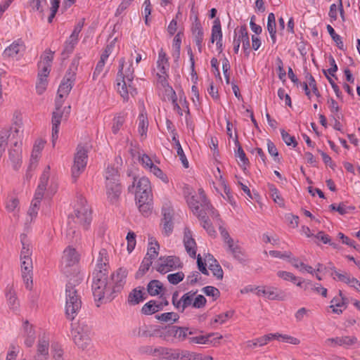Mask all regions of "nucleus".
Listing matches in <instances>:
<instances>
[{
	"mask_svg": "<svg viewBox=\"0 0 360 360\" xmlns=\"http://www.w3.org/2000/svg\"><path fill=\"white\" fill-rule=\"evenodd\" d=\"M11 133H13V136H16L19 133V129L15 127H11L10 130L7 129H2L0 131V152L4 153L5 150L6 146L7 145V141L11 136Z\"/></svg>",
	"mask_w": 360,
	"mask_h": 360,
	"instance_id": "obj_26",
	"label": "nucleus"
},
{
	"mask_svg": "<svg viewBox=\"0 0 360 360\" xmlns=\"http://www.w3.org/2000/svg\"><path fill=\"white\" fill-rule=\"evenodd\" d=\"M21 143H18L15 141L13 144V148L9 150V159L13 162V166L15 169H18L21 163Z\"/></svg>",
	"mask_w": 360,
	"mask_h": 360,
	"instance_id": "obj_22",
	"label": "nucleus"
},
{
	"mask_svg": "<svg viewBox=\"0 0 360 360\" xmlns=\"http://www.w3.org/2000/svg\"><path fill=\"white\" fill-rule=\"evenodd\" d=\"M275 336L277 335L269 333L253 340L247 341L246 347L249 349H254L257 346L262 347L266 345L270 340L274 339Z\"/></svg>",
	"mask_w": 360,
	"mask_h": 360,
	"instance_id": "obj_27",
	"label": "nucleus"
},
{
	"mask_svg": "<svg viewBox=\"0 0 360 360\" xmlns=\"http://www.w3.org/2000/svg\"><path fill=\"white\" fill-rule=\"evenodd\" d=\"M109 182L105 184L106 194L108 201L111 204H116L120 198L122 188L120 183L114 184L113 182Z\"/></svg>",
	"mask_w": 360,
	"mask_h": 360,
	"instance_id": "obj_19",
	"label": "nucleus"
},
{
	"mask_svg": "<svg viewBox=\"0 0 360 360\" xmlns=\"http://www.w3.org/2000/svg\"><path fill=\"white\" fill-rule=\"evenodd\" d=\"M160 310H161V305H158V302L155 300H150L146 303L141 309L142 313L146 315L155 314Z\"/></svg>",
	"mask_w": 360,
	"mask_h": 360,
	"instance_id": "obj_39",
	"label": "nucleus"
},
{
	"mask_svg": "<svg viewBox=\"0 0 360 360\" xmlns=\"http://www.w3.org/2000/svg\"><path fill=\"white\" fill-rule=\"evenodd\" d=\"M108 255L105 249L102 248L98 252V255L96 258V269L98 270H103V271L108 272Z\"/></svg>",
	"mask_w": 360,
	"mask_h": 360,
	"instance_id": "obj_28",
	"label": "nucleus"
},
{
	"mask_svg": "<svg viewBox=\"0 0 360 360\" xmlns=\"http://www.w3.org/2000/svg\"><path fill=\"white\" fill-rule=\"evenodd\" d=\"M53 55L54 52L50 49L45 51L41 56V60L39 63V68H41L42 65H47V67L51 68Z\"/></svg>",
	"mask_w": 360,
	"mask_h": 360,
	"instance_id": "obj_46",
	"label": "nucleus"
},
{
	"mask_svg": "<svg viewBox=\"0 0 360 360\" xmlns=\"http://www.w3.org/2000/svg\"><path fill=\"white\" fill-rule=\"evenodd\" d=\"M90 329L87 326L79 324L72 331L75 343L82 349H85L90 344Z\"/></svg>",
	"mask_w": 360,
	"mask_h": 360,
	"instance_id": "obj_10",
	"label": "nucleus"
},
{
	"mask_svg": "<svg viewBox=\"0 0 360 360\" xmlns=\"http://www.w3.org/2000/svg\"><path fill=\"white\" fill-rule=\"evenodd\" d=\"M330 307L333 309V311L335 314H340L342 312L343 309L347 307L346 299L342 297V291L339 292V297H334L330 302Z\"/></svg>",
	"mask_w": 360,
	"mask_h": 360,
	"instance_id": "obj_25",
	"label": "nucleus"
},
{
	"mask_svg": "<svg viewBox=\"0 0 360 360\" xmlns=\"http://www.w3.org/2000/svg\"><path fill=\"white\" fill-rule=\"evenodd\" d=\"M357 342V338L355 336H341L328 338L325 341L327 346L335 347L341 346L347 348Z\"/></svg>",
	"mask_w": 360,
	"mask_h": 360,
	"instance_id": "obj_14",
	"label": "nucleus"
},
{
	"mask_svg": "<svg viewBox=\"0 0 360 360\" xmlns=\"http://www.w3.org/2000/svg\"><path fill=\"white\" fill-rule=\"evenodd\" d=\"M155 318L162 322H168L170 321L176 322L179 319V316L174 312H166L160 315H156Z\"/></svg>",
	"mask_w": 360,
	"mask_h": 360,
	"instance_id": "obj_48",
	"label": "nucleus"
},
{
	"mask_svg": "<svg viewBox=\"0 0 360 360\" xmlns=\"http://www.w3.org/2000/svg\"><path fill=\"white\" fill-rule=\"evenodd\" d=\"M234 142H235L236 146L237 147V150L236 151V157H237L240 159V160L243 162V165L245 166L244 169H245V166L248 165L250 164V162H249L248 158L246 157V155L238 140L237 134H236V138H235Z\"/></svg>",
	"mask_w": 360,
	"mask_h": 360,
	"instance_id": "obj_41",
	"label": "nucleus"
},
{
	"mask_svg": "<svg viewBox=\"0 0 360 360\" xmlns=\"http://www.w3.org/2000/svg\"><path fill=\"white\" fill-rule=\"evenodd\" d=\"M197 290L196 291H189L186 293H185L181 297V304H180V311L183 312L186 308L192 306L193 307V302L194 300V297L196 295Z\"/></svg>",
	"mask_w": 360,
	"mask_h": 360,
	"instance_id": "obj_33",
	"label": "nucleus"
},
{
	"mask_svg": "<svg viewBox=\"0 0 360 360\" xmlns=\"http://www.w3.org/2000/svg\"><path fill=\"white\" fill-rule=\"evenodd\" d=\"M172 141L174 142L175 146L176 148L177 155L179 157L184 167L185 168H188V161L184 154V152L182 149L181 143L178 139V134L175 131L174 129H173L172 130Z\"/></svg>",
	"mask_w": 360,
	"mask_h": 360,
	"instance_id": "obj_29",
	"label": "nucleus"
},
{
	"mask_svg": "<svg viewBox=\"0 0 360 360\" xmlns=\"http://www.w3.org/2000/svg\"><path fill=\"white\" fill-rule=\"evenodd\" d=\"M76 283H77V280H74L73 282L70 280L66 285L65 314L70 320L75 319L82 307L81 297L76 288Z\"/></svg>",
	"mask_w": 360,
	"mask_h": 360,
	"instance_id": "obj_4",
	"label": "nucleus"
},
{
	"mask_svg": "<svg viewBox=\"0 0 360 360\" xmlns=\"http://www.w3.org/2000/svg\"><path fill=\"white\" fill-rule=\"evenodd\" d=\"M23 336L25 338V345L27 347H31L35 341V331L32 325L30 324L28 321L23 323Z\"/></svg>",
	"mask_w": 360,
	"mask_h": 360,
	"instance_id": "obj_24",
	"label": "nucleus"
},
{
	"mask_svg": "<svg viewBox=\"0 0 360 360\" xmlns=\"http://www.w3.org/2000/svg\"><path fill=\"white\" fill-rule=\"evenodd\" d=\"M127 250L130 253L136 246V234L133 231H129L127 236Z\"/></svg>",
	"mask_w": 360,
	"mask_h": 360,
	"instance_id": "obj_60",
	"label": "nucleus"
},
{
	"mask_svg": "<svg viewBox=\"0 0 360 360\" xmlns=\"http://www.w3.org/2000/svg\"><path fill=\"white\" fill-rule=\"evenodd\" d=\"M150 172H152L155 176L160 178L164 182H167L168 179L166 174L156 165H153L150 169Z\"/></svg>",
	"mask_w": 360,
	"mask_h": 360,
	"instance_id": "obj_63",
	"label": "nucleus"
},
{
	"mask_svg": "<svg viewBox=\"0 0 360 360\" xmlns=\"http://www.w3.org/2000/svg\"><path fill=\"white\" fill-rule=\"evenodd\" d=\"M124 115L120 114L119 115H117V117H115L114 119H113V122H112V131L113 132V134H116L118 133V131H120V129L122 128L124 122Z\"/></svg>",
	"mask_w": 360,
	"mask_h": 360,
	"instance_id": "obj_53",
	"label": "nucleus"
},
{
	"mask_svg": "<svg viewBox=\"0 0 360 360\" xmlns=\"http://www.w3.org/2000/svg\"><path fill=\"white\" fill-rule=\"evenodd\" d=\"M40 203L37 202V201H32L31 203V206L27 211V214L30 217V221H32L34 218H35L37 215L38 210L39 209Z\"/></svg>",
	"mask_w": 360,
	"mask_h": 360,
	"instance_id": "obj_61",
	"label": "nucleus"
},
{
	"mask_svg": "<svg viewBox=\"0 0 360 360\" xmlns=\"http://www.w3.org/2000/svg\"><path fill=\"white\" fill-rule=\"evenodd\" d=\"M129 192L135 193L136 199H144L152 198V190L150 182L147 177L142 176L137 179L134 178L132 185L128 188Z\"/></svg>",
	"mask_w": 360,
	"mask_h": 360,
	"instance_id": "obj_8",
	"label": "nucleus"
},
{
	"mask_svg": "<svg viewBox=\"0 0 360 360\" xmlns=\"http://www.w3.org/2000/svg\"><path fill=\"white\" fill-rule=\"evenodd\" d=\"M152 264L153 259H150L149 257L145 256L139 267V269L136 273V277L142 276L149 269Z\"/></svg>",
	"mask_w": 360,
	"mask_h": 360,
	"instance_id": "obj_49",
	"label": "nucleus"
},
{
	"mask_svg": "<svg viewBox=\"0 0 360 360\" xmlns=\"http://www.w3.org/2000/svg\"><path fill=\"white\" fill-rule=\"evenodd\" d=\"M124 59L120 60V69L117 73V91L123 98L124 101L129 99V95L134 96L136 94V89L133 85L134 78V70L132 67V63L129 64L124 63Z\"/></svg>",
	"mask_w": 360,
	"mask_h": 360,
	"instance_id": "obj_3",
	"label": "nucleus"
},
{
	"mask_svg": "<svg viewBox=\"0 0 360 360\" xmlns=\"http://www.w3.org/2000/svg\"><path fill=\"white\" fill-rule=\"evenodd\" d=\"M50 176V167L47 166L41 174L39 179V183L37 186V188L34 193V198L32 201H37V202L40 203L41 199L44 197V192L46 189L47 183L49 181Z\"/></svg>",
	"mask_w": 360,
	"mask_h": 360,
	"instance_id": "obj_16",
	"label": "nucleus"
},
{
	"mask_svg": "<svg viewBox=\"0 0 360 360\" xmlns=\"http://www.w3.org/2000/svg\"><path fill=\"white\" fill-rule=\"evenodd\" d=\"M238 39H240V42L243 43V48L245 50H247L250 48V44L249 35H248V32L247 30V27L245 26L240 27Z\"/></svg>",
	"mask_w": 360,
	"mask_h": 360,
	"instance_id": "obj_45",
	"label": "nucleus"
},
{
	"mask_svg": "<svg viewBox=\"0 0 360 360\" xmlns=\"http://www.w3.org/2000/svg\"><path fill=\"white\" fill-rule=\"evenodd\" d=\"M184 278V274L181 271H179L175 274H170L167 276L168 281L172 285H176L183 281Z\"/></svg>",
	"mask_w": 360,
	"mask_h": 360,
	"instance_id": "obj_58",
	"label": "nucleus"
},
{
	"mask_svg": "<svg viewBox=\"0 0 360 360\" xmlns=\"http://www.w3.org/2000/svg\"><path fill=\"white\" fill-rule=\"evenodd\" d=\"M163 219H162V231L166 236H169L173 231L172 210L169 207H163Z\"/></svg>",
	"mask_w": 360,
	"mask_h": 360,
	"instance_id": "obj_20",
	"label": "nucleus"
},
{
	"mask_svg": "<svg viewBox=\"0 0 360 360\" xmlns=\"http://www.w3.org/2000/svg\"><path fill=\"white\" fill-rule=\"evenodd\" d=\"M209 269L217 279L221 280L223 278L224 272L218 262L212 264V266H209Z\"/></svg>",
	"mask_w": 360,
	"mask_h": 360,
	"instance_id": "obj_64",
	"label": "nucleus"
},
{
	"mask_svg": "<svg viewBox=\"0 0 360 360\" xmlns=\"http://www.w3.org/2000/svg\"><path fill=\"white\" fill-rule=\"evenodd\" d=\"M202 291L207 295V296H211L213 297L214 300H217L219 295L220 292L219 290L213 286H206L204 287L202 289Z\"/></svg>",
	"mask_w": 360,
	"mask_h": 360,
	"instance_id": "obj_59",
	"label": "nucleus"
},
{
	"mask_svg": "<svg viewBox=\"0 0 360 360\" xmlns=\"http://www.w3.org/2000/svg\"><path fill=\"white\" fill-rule=\"evenodd\" d=\"M87 146L79 144L76 149L74 157L73 165L72 166V178L75 181L79 175L84 171L88 158Z\"/></svg>",
	"mask_w": 360,
	"mask_h": 360,
	"instance_id": "obj_7",
	"label": "nucleus"
},
{
	"mask_svg": "<svg viewBox=\"0 0 360 360\" xmlns=\"http://www.w3.org/2000/svg\"><path fill=\"white\" fill-rule=\"evenodd\" d=\"M165 91L167 92L168 96H170V99L174 105V109L176 110L180 115H182V113L181 112V108L177 103V97L174 89L172 87H169L168 89H165Z\"/></svg>",
	"mask_w": 360,
	"mask_h": 360,
	"instance_id": "obj_56",
	"label": "nucleus"
},
{
	"mask_svg": "<svg viewBox=\"0 0 360 360\" xmlns=\"http://www.w3.org/2000/svg\"><path fill=\"white\" fill-rule=\"evenodd\" d=\"M139 120V126L138 131L139 134L141 136H146L148 127V121L147 116L143 115V113H141L138 118Z\"/></svg>",
	"mask_w": 360,
	"mask_h": 360,
	"instance_id": "obj_43",
	"label": "nucleus"
},
{
	"mask_svg": "<svg viewBox=\"0 0 360 360\" xmlns=\"http://www.w3.org/2000/svg\"><path fill=\"white\" fill-rule=\"evenodd\" d=\"M22 243V250L20 252V259L31 258L32 253L30 243L27 242V236L25 234L20 236Z\"/></svg>",
	"mask_w": 360,
	"mask_h": 360,
	"instance_id": "obj_36",
	"label": "nucleus"
},
{
	"mask_svg": "<svg viewBox=\"0 0 360 360\" xmlns=\"http://www.w3.org/2000/svg\"><path fill=\"white\" fill-rule=\"evenodd\" d=\"M22 276L26 288L30 290L32 285V258L20 259Z\"/></svg>",
	"mask_w": 360,
	"mask_h": 360,
	"instance_id": "obj_13",
	"label": "nucleus"
},
{
	"mask_svg": "<svg viewBox=\"0 0 360 360\" xmlns=\"http://www.w3.org/2000/svg\"><path fill=\"white\" fill-rule=\"evenodd\" d=\"M136 205H138L139 211L145 217H148L152 212V198H148L147 200L144 199H136Z\"/></svg>",
	"mask_w": 360,
	"mask_h": 360,
	"instance_id": "obj_31",
	"label": "nucleus"
},
{
	"mask_svg": "<svg viewBox=\"0 0 360 360\" xmlns=\"http://www.w3.org/2000/svg\"><path fill=\"white\" fill-rule=\"evenodd\" d=\"M268 188L270 192V195L273 198L274 201L281 207L284 206L283 199L280 196L279 191L276 186L274 184H269Z\"/></svg>",
	"mask_w": 360,
	"mask_h": 360,
	"instance_id": "obj_47",
	"label": "nucleus"
},
{
	"mask_svg": "<svg viewBox=\"0 0 360 360\" xmlns=\"http://www.w3.org/2000/svg\"><path fill=\"white\" fill-rule=\"evenodd\" d=\"M51 354L54 360H63V349L58 343L51 345Z\"/></svg>",
	"mask_w": 360,
	"mask_h": 360,
	"instance_id": "obj_51",
	"label": "nucleus"
},
{
	"mask_svg": "<svg viewBox=\"0 0 360 360\" xmlns=\"http://www.w3.org/2000/svg\"><path fill=\"white\" fill-rule=\"evenodd\" d=\"M218 40L222 41V32L220 20L219 18H216L212 28L211 42L213 44Z\"/></svg>",
	"mask_w": 360,
	"mask_h": 360,
	"instance_id": "obj_37",
	"label": "nucleus"
},
{
	"mask_svg": "<svg viewBox=\"0 0 360 360\" xmlns=\"http://www.w3.org/2000/svg\"><path fill=\"white\" fill-rule=\"evenodd\" d=\"M212 334H209L207 335H200L191 338L188 337V339L190 344H207Z\"/></svg>",
	"mask_w": 360,
	"mask_h": 360,
	"instance_id": "obj_57",
	"label": "nucleus"
},
{
	"mask_svg": "<svg viewBox=\"0 0 360 360\" xmlns=\"http://www.w3.org/2000/svg\"><path fill=\"white\" fill-rule=\"evenodd\" d=\"M179 357V349L166 348L162 358L165 360H177Z\"/></svg>",
	"mask_w": 360,
	"mask_h": 360,
	"instance_id": "obj_52",
	"label": "nucleus"
},
{
	"mask_svg": "<svg viewBox=\"0 0 360 360\" xmlns=\"http://www.w3.org/2000/svg\"><path fill=\"white\" fill-rule=\"evenodd\" d=\"M192 31L194 40L198 46V51L201 52L202 42L203 41V31L201 25L199 22H196L193 27Z\"/></svg>",
	"mask_w": 360,
	"mask_h": 360,
	"instance_id": "obj_32",
	"label": "nucleus"
},
{
	"mask_svg": "<svg viewBox=\"0 0 360 360\" xmlns=\"http://www.w3.org/2000/svg\"><path fill=\"white\" fill-rule=\"evenodd\" d=\"M194 334H195V330L189 329L187 327L168 325L161 327L160 338L169 342H174L175 340L183 342L189 335Z\"/></svg>",
	"mask_w": 360,
	"mask_h": 360,
	"instance_id": "obj_5",
	"label": "nucleus"
},
{
	"mask_svg": "<svg viewBox=\"0 0 360 360\" xmlns=\"http://www.w3.org/2000/svg\"><path fill=\"white\" fill-rule=\"evenodd\" d=\"M327 30H328L329 34L330 35L331 38L333 39V40L335 42L337 46L340 49L342 50L343 47H344V44L342 41L341 37L339 34L335 33V30L330 25H327Z\"/></svg>",
	"mask_w": 360,
	"mask_h": 360,
	"instance_id": "obj_50",
	"label": "nucleus"
},
{
	"mask_svg": "<svg viewBox=\"0 0 360 360\" xmlns=\"http://www.w3.org/2000/svg\"><path fill=\"white\" fill-rule=\"evenodd\" d=\"M160 249V245L157 241L153 242V238L150 239L148 248L146 253V257H149L150 259H155L158 255V250Z\"/></svg>",
	"mask_w": 360,
	"mask_h": 360,
	"instance_id": "obj_44",
	"label": "nucleus"
},
{
	"mask_svg": "<svg viewBox=\"0 0 360 360\" xmlns=\"http://www.w3.org/2000/svg\"><path fill=\"white\" fill-rule=\"evenodd\" d=\"M163 289L162 283L158 280H153L147 285V291L151 296L160 295Z\"/></svg>",
	"mask_w": 360,
	"mask_h": 360,
	"instance_id": "obj_35",
	"label": "nucleus"
},
{
	"mask_svg": "<svg viewBox=\"0 0 360 360\" xmlns=\"http://www.w3.org/2000/svg\"><path fill=\"white\" fill-rule=\"evenodd\" d=\"M24 46L20 42H13L8 47H7L4 51V57H15L20 52L23 51Z\"/></svg>",
	"mask_w": 360,
	"mask_h": 360,
	"instance_id": "obj_34",
	"label": "nucleus"
},
{
	"mask_svg": "<svg viewBox=\"0 0 360 360\" xmlns=\"http://www.w3.org/2000/svg\"><path fill=\"white\" fill-rule=\"evenodd\" d=\"M47 83L48 82L46 78L38 77V82L36 84V90L39 95L42 94L45 91L46 89Z\"/></svg>",
	"mask_w": 360,
	"mask_h": 360,
	"instance_id": "obj_62",
	"label": "nucleus"
},
{
	"mask_svg": "<svg viewBox=\"0 0 360 360\" xmlns=\"http://www.w3.org/2000/svg\"><path fill=\"white\" fill-rule=\"evenodd\" d=\"M49 350V341L45 336L40 338L37 345V353L34 360H48Z\"/></svg>",
	"mask_w": 360,
	"mask_h": 360,
	"instance_id": "obj_17",
	"label": "nucleus"
},
{
	"mask_svg": "<svg viewBox=\"0 0 360 360\" xmlns=\"http://www.w3.org/2000/svg\"><path fill=\"white\" fill-rule=\"evenodd\" d=\"M63 100L56 99V109L52 114V143L54 146L58 138L59 126L61 122L63 112L61 110Z\"/></svg>",
	"mask_w": 360,
	"mask_h": 360,
	"instance_id": "obj_11",
	"label": "nucleus"
},
{
	"mask_svg": "<svg viewBox=\"0 0 360 360\" xmlns=\"http://www.w3.org/2000/svg\"><path fill=\"white\" fill-rule=\"evenodd\" d=\"M108 272L95 269L93 272L92 292L95 301L105 303L110 302L115 294L120 292L125 284L127 271L120 268L108 279Z\"/></svg>",
	"mask_w": 360,
	"mask_h": 360,
	"instance_id": "obj_1",
	"label": "nucleus"
},
{
	"mask_svg": "<svg viewBox=\"0 0 360 360\" xmlns=\"http://www.w3.org/2000/svg\"><path fill=\"white\" fill-rule=\"evenodd\" d=\"M143 300L144 297L142 289L135 288L128 296V302L131 305L137 304Z\"/></svg>",
	"mask_w": 360,
	"mask_h": 360,
	"instance_id": "obj_40",
	"label": "nucleus"
},
{
	"mask_svg": "<svg viewBox=\"0 0 360 360\" xmlns=\"http://www.w3.org/2000/svg\"><path fill=\"white\" fill-rule=\"evenodd\" d=\"M79 262V255L76 250L71 247H68L63 251L62 257V264L66 267L72 266Z\"/></svg>",
	"mask_w": 360,
	"mask_h": 360,
	"instance_id": "obj_21",
	"label": "nucleus"
},
{
	"mask_svg": "<svg viewBox=\"0 0 360 360\" xmlns=\"http://www.w3.org/2000/svg\"><path fill=\"white\" fill-rule=\"evenodd\" d=\"M157 67L158 72H160L162 74L167 72L169 68L168 58L162 49L159 51Z\"/></svg>",
	"mask_w": 360,
	"mask_h": 360,
	"instance_id": "obj_30",
	"label": "nucleus"
},
{
	"mask_svg": "<svg viewBox=\"0 0 360 360\" xmlns=\"http://www.w3.org/2000/svg\"><path fill=\"white\" fill-rule=\"evenodd\" d=\"M6 296L10 308L13 311H17L19 308V302L15 296V291L11 287L8 288Z\"/></svg>",
	"mask_w": 360,
	"mask_h": 360,
	"instance_id": "obj_38",
	"label": "nucleus"
},
{
	"mask_svg": "<svg viewBox=\"0 0 360 360\" xmlns=\"http://www.w3.org/2000/svg\"><path fill=\"white\" fill-rule=\"evenodd\" d=\"M75 224L87 229L91 221V210L86 200L80 198L74 214L69 217Z\"/></svg>",
	"mask_w": 360,
	"mask_h": 360,
	"instance_id": "obj_6",
	"label": "nucleus"
},
{
	"mask_svg": "<svg viewBox=\"0 0 360 360\" xmlns=\"http://www.w3.org/2000/svg\"><path fill=\"white\" fill-rule=\"evenodd\" d=\"M161 327L143 325L139 327L137 336L139 337H158L160 338Z\"/></svg>",
	"mask_w": 360,
	"mask_h": 360,
	"instance_id": "obj_23",
	"label": "nucleus"
},
{
	"mask_svg": "<svg viewBox=\"0 0 360 360\" xmlns=\"http://www.w3.org/2000/svg\"><path fill=\"white\" fill-rule=\"evenodd\" d=\"M281 134L283 141L287 146H292L294 148L297 146V142L295 136L290 135L284 129L281 130Z\"/></svg>",
	"mask_w": 360,
	"mask_h": 360,
	"instance_id": "obj_55",
	"label": "nucleus"
},
{
	"mask_svg": "<svg viewBox=\"0 0 360 360\" xmlns=\"http://www.w3.org/2000/svg\"><path fill=\"white\" fill-rule=\"evenodd\" d=\"M227 246V252H230L233 257L237 259L240 263L245 265L248 262V259L245 252L238 245V241H235L233 239L231 242L225 243Z\"/></svg>",
	"mask_w": 360,
	"mask_h": 360,
	"instance_id": "obj_12",
	"label": "nucleus"
},
{
	"mask_svg": "<svg viewBox=\"0 0 360 360\" xmlns=\"http://www.w3.org/2000/svg\"><path fill=\"white\" fill-rule=\"evenodd\" d=\"M181 263L178 257L165 256L160 257L155 263V269L161 274H166L169 271L181 267Z\"/></svg>",
	"mask_w": 360,
	"mask_h": 360,
	"instance_id": "obj_9",
	"label": "nucleus"
},
{
	"mask_svg": "<svg viewBox=\"0 0 360 360\" xmlns=\"http://www.w3.org/2000/svg\"><path fill=\"white\" fill-rule=\"evenodd\" d=\"M187 203L193 214L202 221V226L207 233L214 236L216 231L208 217L210 216L213 219L217 218L219 214L206 198L203 189L199 188L197 194L188 196Z\"/></svg>",
	"mask_w": 360,
	"mask_h": 360,
	"instance_id": "obj_2",
	"label": "nucleus"
},
{
	"mask_svg": "<svg viewBox=\"0 0 360 360\" xmlns=\"http://www.w3.org/2000/svg\"><path fill=\"white\" fill-rule=\"evenodd\" d=\"M75 81V74L70 72H67L58 89V96L56 99L63 100V97L67 96L72 88Z\"/></svg>",
	"mask_w": 360,
	"mask_h": 360,
	"instance_id": "obj_15",
	"label": "nucleus"
},
{
	"mask_svg": "<svg viewBox=\"0 0 360 360\" xmlns=\"http://www.w3.org/2000/svg\"><path fill=\"white\" fill-rule=\"evenodd\" d=\"M184 243L187 253L192 258L196 257V243L193 238L192 232L188 228H185Z\"/></svg>",
	"mask_w": 360,
	"mask_h": 360,
	"instance_id": "obj_18",
	"label": "nucleus"
},
{
	"mask_svg": "<svg viewBox=\"0 0 360 360\" xmlns=\"http://www.w3.org/2000/svg\"><path fill=\"white\" fill-rule=\"evenodd\" d=\"M119 174L118 171L113 167H108L105 171V180L106 184L113 182L114 184L119 183Z\"/></svg>",
	"mask_w": 360,
	"mask_h": 360,
	"instance_id": "obj_42",
	"label": "nucleus"
},
{
	"mask_svg": "<svg viewBox=\"0 0 360 360\" xmlns=\"http://www.w3.org/2000/svg\"><path fill=\"white\" fill-rule=\"evenodd\" d=\"M179 360H198V353L190 352L188 350L179 349Z\"/></svg>",
	"mask_w": 360,
	"mask_h": 360,
	"instance_id": "obj_54",
	"label": "nucleus"
}]
</instances>
